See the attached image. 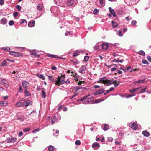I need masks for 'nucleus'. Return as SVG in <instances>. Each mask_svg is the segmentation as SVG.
Here are the masks:
<instances>
[{
	"mask_svg": "<svg viewBox=\"0 0 151 151\" xmlns=\"http://www.w3.org/2000/svg\"><path fill=\"white\" fill-rule=\"evenodd\" d=\"M17 52H16L13 51H10L9 52V53L10 55H14V56H16Z\"/></svg>",
	"mask_w": 151,
	"mask_h": 151,
	"instance_id": "30",
	"label": "nucleus"
},
{
	"mask_svg": "<svg viewBox=\"0 0 151 151\" xmlns=\"http://www.w3.org/2000/svg\"><path fill=\"white\" fill-rule=\"evenodd\" d=\"M1 49L2 50L9 51L10 50V48L9 47H4L2 48Z\"/></svg>",
	"mask_w": 151,
	"mask_h": 151,
	"instance_id": "27",
	"label": "nucleus"
},
{
	"mask_svg": "<svg viewBox=\"0 0 151 151\" xmlns=\"http://www.w3.org/2000/svg\"><path fill=\"white\" fill-rule=\"evenodd\" d=\"M15 106L17 107H20L22 106H23V103L21 102H19L16 104Z\"/></svg>",
	"mask_w": 151,
	"mask_h": 151,
	"instance_id": "23",
	"label": "nucleus"
},
{
	"mask_svg": "<svg viewBox=\"0 0 151 151\" xmlns=\"http://www.w3.org/2000/svg\"><path fill=\"white\" fill-rule=\"evenodd\" d=\"M52 70H55L57 69V68L55 66H53L51 68Z\"/></svg>",
	"mask_w": 151,
	"mask_h": 151,
	"instance_id": "54",
	"label": "nucleus"
},
{
	"mask_svg": "<svg viewBox=\"0 0 151 151\" xmlns=\"http://www.w3.org/2000/svg\"><path fill=\"white\" fill-rule=\"evenodd\" d=\"M104 0H99V2L101 5H102L104 4Z\"/></svg>",
	"mask_w": 151,
	"mask_h": 151,
	"instance_id": "64",
	"label": "nucleus"
},
{
	"mask_svg": "<svg viewBox=\"0 0 151 151\" xmlns=\"http://www.w3.org/2000/svg\"><path fill=\"white\" fill-rule=\"evenodd\" d=\"M89 57L88 56H85L84 58V60L85 61H87L89 59Z\"/></svg>",
	"mask_w": 151,
	"mask_h": 151,
	"instance_id": "45",
	"label": "nucleus"
},
{
	"mask_svg": "<svg viewBox=\"0 0 151 151\" xmlns=\"http://www.w3.org/2000/svg\"><path fill=\"white\" fill-rule=\"evenodd\" d=\"M71 73L72 74V76H73L74 77H75V76H76L77 75V73H75V74L74 73V72L73 71H71Z\"/></svg>",
	"mask_w": 151,
	"mask_h": 151,
	"instance_id": "63",
	"label": "nucleus"
},
{
	"mask_svg": "<svg viewBox=\"0 0 151 151\" xmlns=\"http://www.w3.org/2000/svg\"><path fill=\"white\" fill-rule=\"evenodd\" d=\"M99 12L98 10H97L96 9H95L93 11V13L95 15H96Z\"/></svg>",
	"mask_w": 151,
	"mask_h": 151,
	"instance_id": "37",
	"label": "nucleus"
},
{
	"mask_svg": "<svg viewBox=\"0 0 151 151\" xmlns=\"http://www.w3.org/2000/svg\"><path fill=\"white\" fill-rule=\"evenodd\" d=\"M22 85L23 87L25 89H26L27 87L29 86V83L27 81H24L22 82Z\"/></svg>",
	"mask_w": 151,
	"mask_h": 151,
	"instance_id": "9",
	"label": "nucleus"
},
{
	"mask_svg": "<svg viewBox=\"0 0 151 151\" xmlns=\"http://www.w3.org/2000/svg\"><path fill=\"white\" fill-rule=\"evenodd\" d=\"M74 0H67V6H72L74 3Z\"/></svg>",
	"mask_w": 151,
	"mask_h": 151,
	"instance_id": "11",
	"label": "nucleus"
},
{
	"mask_svg": "<svg viewBox=\"0 0 151 151\" xmlns=\"http://www.w3.org/2000/svg\"><path fill=\"white\" fill-rule=\"evenodd\" d=\"M32 104V102L30 100H28L23 102V106H27L31 105Z\"/></svg>",
	"mask_w": 151,
	"mask_h": 151,
	"instance_id": "3",
	"label": "nucleus"
},
{
	"mask_svg": "<svg viewBox=\"0 0 151 151\" xmlns=\"http://www.w3.org/2000/svg\"><path fill=\"white\" fill-rule=\"evenodd\" d=\"M92 146L93 148L94 149L96 150L99 147L100 145L99 143L97 142H95L92 144Z\"/></svg>",
	"mask_w": 151,
	"mask_h": 151,
	"instance_id": "10",
	"label": "nucleus"
},
{
	"mask_svg": "<svg viewBox=\"0 0 151 151\" xmlns=\"http://www.w3.org/2000/svg\"><path fill=\"white\" fill-rule=\"evenodd\" d=\"M42 89H43V91H42V97H43L44 98H45L46 96V93L44 91V90H45V89L44 88H43Z\"/></svg>",
	"mask_w": 151,
	"mask_h": 151,
	"instance_id": "29",
	"label": "nucleus"
},
{
	"mask_svg": "<svg viewBox=\"0 0 151 151\" xmlns=\"http://www.w3.org/2000/svg\"><path fill=\"white\" fill-rule=\"evenodd\" d=\"M116 69H117L116 68V67H114V68H112L111 69V71H113L116 70Z\"/></svg>",
	"mask_w": 151,
	"mask_h": 151,
	"instance_id": "61",
	"label": "nucleus"
},
{
	"mask_svg": "<svg viewBox=\"0 0 151 151\" xmlns=\"http://www.w3.org/2000/svg\"><path fill=\"white\" fill-rule=\"evenodd\" d=\"M1 84L5 86L6 88H8L9 86V84L8 81L4 79H2L1 80Z\"/></svg>",
	"mask_w": 151,
	"mask_h": 151,
	"instance_id": "4",
	"label": "nucleus"
},
{
	"mask_svg": "<svg viewBox=\"0 0 151 151\" xmlns=\"http://www.w3.org/2000/svg\"><path fill=\"white\" fill-rule=\"evenodd\" d=\"M75 144L76 145H79L81 144V142L79 140H77L75 142Z\"/></svg>",
	"mask_w": 151,
	"mask_h": 151,
	"instance_id": "40",
	"label": "nucleus"
},
{
	"mask_svg": "<svg viewBox=\"0 0 151 151\" xmlns=\"http://www.w3.org/2000/svg\"><path fill=\"white\" fill-rule=\"evenodd\" d=\"M142 63L144 64H149V63L147 60H143L142 61Z\"/></svg>",
	"mask_w": 151,
	"mask_h": 151,
	"instance_id": "35",
	"label": "nucleus"
},
{
	"mask_svg": "<svg viewBox=\"0 0 151 151\" xmlns=\"http://www.w3.org/2000/svg\"><path fill=\"white\" fill-rule=\"evenodd\" d=\"M19 92H22L23 90H22V88L21 86V84H19Z\"/></svg>",
	"mask_w": 151,
	"mask_h": 151,
	"instance_id": "42",
	"label": "nucleus"
},
{
	"mask_svg": "<svg viewBox=\"0 0 151 151\" xmlns=\"http://www.w3.org/2000/svg\"><path fill=\"white\" fill-rule=\"evenodd\" d=\"M147 59L150 62H151V56H148L147 57Z\"/></svg>",
	"mask_w": 151,
	"mask_h": 151,
	"instance_id": "52",
	"label": "nucleus"
},
{
	"mask_svg": "<svg viewBox=\"0 0 151 151\" xmlns=\"http://www.w3.org/2000/svg\"><path fill=\"white\" fill-rule=\"evenodd\" d=\"M47 56L49 57L52 58H58L57 57V55H54L51 54H48L47 55Z\"/></svg>",
	"mask_w": 151,
	"mask_h": 151,
	"instance_id": "21",
	"label": "nucleus"
},
{
	"mask_svg": "<svg viewBox=\"0 0 151 151\" xmlns=\"http://www.w3.org/2000/svg\"><path fill=\"white\" fill-rule=\"evenodd\" d=\"M142 134L143 135L146 137H148L150 135L149 132L146 131H143L142 132Z\"/></svg>",
	"mask_w": 151,
	"mask_h": 151,
	"instance_id": "18",
	"label": "nucleus"
},
{
	"mask_svg": "<svg viewBox=\"0 0 151 151\" xmlns=\"http://www.w3.org/2000/svg\"><path fill=\"white\" fill-rule=\"evenodd\" d=\"M105 78H102L99 79V81H98V83H103L104 84H108V85H109L111 84L114 83L115 82H117V81L116 80H104Z\"/></svg>",
	"mask_w": 151,
	"mask_h": 151,
	"instance_id": "1",
	"label": "nucleus"
},
{
	"mask_svg": "<svg viewBox=\"0 0 151 151\" xmlns=\"http://www.w3.org/2000/svg\"><path fill=\"white\" fill-rule=\"evenodd\" d=\"M30 130V129L29 128H27L23 129V131L24 132H27L29 131Z\"/></svg>",
	"mask_w": 151,
	"mask_h": 151,
	"instance_id": "38",
	"label": "nucleus"
},
{
	"mask_svg": "<svg viewBox=\"0 0 151 151\" xmlns=\"http://www.w3.org/2000/svg\"><path fill=\"white\" fill-rule=\"evenodd\" d=\"M14 24V22L13 20H10L9 22V24L10 25H12Z\"/></svg>",
	"mask_w": 151,
	"mask_h": 151,
	"instance_id": "39",
	"label": "nucleus"
},
{
	"mask_svg": "<svg viewBox=\"0 0 151 151\" xmlns=\"http://www.w3.org/2000/svg\"><path fill=\"white\" fill-rule=\"evenodd\" d=\"M55 148L52 146H50L48 147L49 150V151H54Z\"/></svg>",
	"mask_w": 151,
	"mask_h": 151,
	"instance_id": "32",
	"label": "nucleus"
},
{
	"mask_svg": "<svg viewBox=\"0 0 151 151\" xmlns=\"http://www.w3.org/2000/svg\"><path fill=\"white\" fill-rule=\"evenodd\" d=\"M138 81L139 82V83H145V80H138Z\"/></svg>",
	"mask_w": 151,
	"mask_h": 151,
	"instance_id": "41",
	"label": "nucleus"
},
{
	"mask_svg": "<svg viewBox=\"0 0 151 151\" xmlns=\"http://www.w3.org/2000/svg\"><path fill=\"white\" fill-rule=\"evenodd\" d=\"M90 94H89L87 96H86L85 97H82V98H81V99H80V100L81 101H83H83L87 97L89 96H90Z\"/></svg>",
	"mask_w": 151,
	"mask_h": 151,
	"instance_id": "43",
	"label": "nucleus"
},
{
	"mask_svg": "<svg viewBox=\"0 0 151 151\" xmlns=\"http://www.w3.org/2000/svg\"><path fill=\"white\" fill-rule=\"evenodd\" d=\"M94 49L96 50H99V46L97 45H96L94 47Z\"/></svg>",
	"mask_w": 151,
	"mask_h": 151,
	"instance_id": "53",
	"label": "nucleus"
},
{
	"mask_svg": "<svg viewBox=\"0 0 151 151\" xmlns=\"http://www.w3.org/2000/svg\"><path fill=\"white\" fill-rule=\"evenodd\" d=\"M104 100V99H103L101 98L95 100L94 101H93L92 102V104L99 103L103 101Z\"/></svg>",
	"mask_w": 151,
	"mask_h": 151,
	"instance_id": "12",
	"label": "nucleus"
},
{
	"mask_svg": "<svg viewBox=\"0 0 151 151\" xmlns=\"http://www.w3.org/2000/svg\"><path fill=\"white\" fill-rule=\"evenodd\" d=\"M49 79L52 82H53L54 81V78L52 76H48Z\"/></svg>",
	"mask_w": 151,
	"mask_h": 151,
	"instance_id": "49",
	"label": "nucleus"
},
{
	"mask_svg": "<svg viewBox=\"0 0 151 151\" xmlns=\"http://www.w3.org/2000/svg\"><path fill=\"white\" fill-rule=\"evenodd\" d=\"M109 9L110 12L113 15V17H115L116 16V14L114 11L110 7H109Z\"/></svg>",
	"mask_w": 151,
	"mask_h": 151,
	"instance_id": "13",
	"label": "nucleus"
},
{
	"mask_svg": "<svg viewBox=\"0 0 151 151\" xmlns=\"http://www.w3.org/2000/svg\"><path fill=\"white\" fill-rule=\"evenodd\" d=\"M102 48L103 49L106 50L108 48V45L107 43H103L102 45Z\"/></svg>",
	"mask_w": 151,
	"mask_h": 151,
	"instance_id": "17",
	"label": "nucleus"
},
{
	"mask_svg": "<svg viewBox=\"0 0 151 151\" xmlns=\"http://www.w3.org/2000/svg\"><path fill=\"white\" fill-rule=\"evenodd\" d=\"M109 126L107 124H105L104 127L103 128V130L105 131H106L107 130L109 129Z\"/></svg>",
	"mask_w": 151,
	"mask_h": 151,
	"instance_id": "25",
	"label": "nucleus"
},
{
	"mask_svg": "<svg viewBox=\"0 0 151 151\" xmlns=\"http://www.w3.org/2000/svg\"><path fill=\"white\" fill-rule=\"evenodd\" d=\"M112 25L113 28L117 27L118 26V24L117 23L114 21H113L112 22Z\"/></svg>",
	"mask_w": 151,
	"mask_h": 151,
	"instance_id": "15",
	"label": "nucleus"
},
{
	"mask_svg": "<svg viewBox=\"0 0 151 151\" xmlns=\"http://www.w3.org/2000/svg\"><path fill=\"white\" fill-rule=\"evenodd\" d=\"M7 22V20L5 18H2L1 20V23L2 24H5Z\"/></svg>",
	"mask_w": 151,
	"mask_h": 151,
	"instance_id": "19",
	"label": "nucleus"
},
{
	"mask_svg": "<svg viewBox=\"0 0 151 151\" xmlns=\"http://www.w3.org/2000/svg\"><path fill=\"white\" fill-rule=\"evenodd\" d=\"M136 23H137V22L136 21L133 20L132 21V22H131V24L132 25L134 26L136 24Z\"/></svg>",
	"mask_w": 151,
	"mask_h": 151,
	"instance_id": "44",
	"label": "nucleus"
},
{
	"mask_svg": "<svg viewBox=\"0 0 151 151\" xmlns=\"http://www.w3.org/2000/svg\"><path fill=\"white\" fill-rule=\"evenodd\" d=\"M60 77H58L57 80L55 81V85L59 86L60 85H62L64 83L63 82V80H60Z\"/></svg>",
	"mask_w": 151,
	"mask_h": 151,
	"instance_id": "2",
	"label": "nucleus"
},
{
	"mask_svg": "<svg viewBox=\"0 0 151 151\" xmlns=\"http://www.w3.org/2000/svg\"><path fill=\"white\" fill-rule=\"evenodd\" d=\"M57 120V119L55 116H53L51 118V123L53 124Z\"/></svg>",
	"mask_w": 151,
	"mask_h": 151,
	"instance_id": "26",
	"label": "nucleus"
},
{
	"mask_svg": "<svg viewBox=\"0 0 151 151\" xmlns=\"http://www.w3.org/2000/svg\"><path fill=\"white\" fill-rule=\"evenodd\" d=\"M35 22L34 20H33L32 22L29 21L28 23V26L29 27H32L35 25Z\"/></svg>",
	"mask_w": 151,
	"mask_h": 151,
	"instance_id": "14",
	"label": "nucleus"
},
{
	"mask_svg": "<svg viewBox=\"0 0 151 151\" xmlns=\"http://www.w3.org/2000/svg\"><path fill=\"white\" fill-rule=\"evenodd\" d=\"M17 139L16 138H9L7 139V141L8 143H12L15 142Z\"/></svg>",
	"mask_w": 151,
	"mask_h": 151,
	"instance_id": "7",
	"label": "nucleus"
},
{
	"mask_svg": "<svg viewBox=\"0 0 151 151\" xmlns=\"http://www.w3.org/2000/svg\"><path fill=\"white\" fill-rule=\"evenodd\" d=\"M43 6L41 4H38L37 7V10L41 11L42 10L43 8Z\"/></svg>",
	"mask_w": 151,
	"mask_h": 151,
	"instance_id": "20",
	"label": "nucleus"
},
{
	"mask_svg": "<svg viewBox=\"0 0 151 151\" xmlns=\"http://www.w3.org/2000/svg\"><path fill=\"white\" fill-rule=\"evenodd\" d=\"M23 54L19 52H17V54L16 55V57H22L23 56Z\"/></svg>",
	"mask_w": 151,
	"mask_h": 151,
	"instance_id": "33",
	"label": "nucleus"
},
{
	"mask_svg": "<svg viewBox=\"0 0 151 151\" xmlns=\"http://www.w3.org/2000/svg\"><path fill=\"white\" fill-rule=\"evenodd\" d=\"M84 81H79L78 83V85H81L82 83H84Z\"/></svg>",
	"mask_w": 151,
	"mask_h": 151,
	"instance_id": "58",
	"label": "nucleus"
},
{
	"mask_svg": "<svg viewBox=\"0 0 151 151\" xmlns=\"http://www.w3.org/2000/svg\"><path fill=\"white\" fill-rule=\"evenodd\" d=\"M118 35L120 37L122 36H123V35L122 34V32L121 31L119 30L118 31Z\"/></svg>",
	"mask_w": 151,
	"mask_h": 151,
	"instance_id": "48",
	"label": "nucleus"
},
{
	"mask_svg": "<svg viewBox=\"0 0 151 151\" xmlns=\"http://www.w3.org/2000/svg\"><path fill=\"white\" fill-rule=\"evenodd\" d=\"M146 89L147 88H145L141 89L140 91V93H144L145 92Z\"/></svg>",
	"mask_w": 151,
	"mask_h": 151,
	"instance_id": "46",
	"label": "nucleus"
},
{
	"mask_svg": "<svg viewBox=\"0 0 151 151\" xmlns=\"http://www.w3.org/2000/svg\"><path fill=\"white\" fill-rule=\"evenodd\" d=\"M26 22V23H27V22L25 20H24V19H22V21L20 23V24H22L23 23H24V22Z\"/></svg>",
	"mask_w": 151,
	"mask_h": 151,
	"instance_id": "62",
	"label": "nucleus"
},
{
	"mask_svg": "<svg viewBox=\"0 0 151 151\" xmlns=\"http://www.w3.org/2000/svg\"><path fill=\"white\" fill-rule=\"evenodd\" d=\"M117 72L119 74H121L122 73V71L119 70H117Z\"/></svg>",
	"mask_w": 151,
	"mask_h": 151,
	"instance_id": "57",
	"label": "nucleus"
},
{
	"mask_svg": "<svg viewBox=\"0 0 151 151\" xmlns=\"http://www.w3.org/2000/svg\"><path fill=\"white\" fill-rule=\"evenodd\" d=\"M4 0H0V5H2L4 4Z\"/></svg>",
	"mask_w": 151,
	"mask_h": 151,
	"instance_id": "51",
	"label": "nucleus"
},
{
	"mask_svg": "<svg viewBox=\"0 0 151 151\" xmlns=\"http://www.w3.org/2000/svg\"><path fill=\"white\" fill-rule=\"evenodd\" d=\"M31 55H35V56H37L38 57H39L40 56V55H37V54H36V53H32L31 52Z\"/></svg>",
	"mask_w": 151,
	"mask_h": 151,
	"instance_id": "50",
	"label": "nucleus"
},
{
	"mask_svg": "<svg viewBox=\"0 0 151 151\" xmlns=\"http://www.w3.org/2000/svg\"><path fill=\"white\" fill-rule=\"evenodd\" d=\"M78 53L77 52H75V53L73 54V56L75 57L77 56L78 55Z\"/></svg>",
	"mask_w": 151,
	"mask_h": 151,
	"instance_id": "55",
	"label": "nucleus"
},
{
	"mask_svg": "<svg viewBox=\"0 0 151 151\" xmlns=\"http://www.w3.org/2000/svg\"><path fill=\"white\" fill-rule=\"evenodd\" d=\"M16 7L18 9L19 11H20L21 9V7L20 5H17L16 6Z\"/></svg>",
	"mask_w": 151,
	"mask_h": 151,
	"instance_id": "47",
	"label": "nucleus"
},
{
	"mask_svg": "<svg viewBox=\"0 0 151 151\" xmlns=\"http://www.w3.org/2000/svg\"><path fill=\"white\" fill-rule=\"evenodd\" d=\"M7 104V102L6 101H0V106H6Z\"/></svg>",
	"mask_w": 151,
	"mask_h": 151,
	"instance_id": "16",
	"label": "nucleus"
},
{
	"mask_svg": "<svg viewBox=\"0 0 151 151\" xmlns=\"http://www.w3.org/2000/svg\"><path fill=\"white\" fill-rule=\"evenodd\" d=\"M117 82H115V83H114V86L115 87H117L119 84V83H117Z\"/></svg>",
	"mask_w": 151,
	"mask_h": 151,
	"instance_id": "56",
	"label": "nucleus"
},
{
	"mask_svg": "<svg viewBox=\"0 0 151 151\" xmlns=\"http://www.w3.org/2000/svg\"><path fill=\"white\" fill-rule=\"evenodd\" d=\"M23 135V133L22 131H21L18 134V136L19 137H20Z\"/></svg>",
	"mask_w": 151,
	"mask_h": 151,
	"instance_id": "60",
	"label": "nucleus"
},
{
	"mask_svg": "<svg viewBox=\"0 0 151 151\" xmlns=\"http://www.w3.org/2000/svg\"><path fill=\"white\" fill-rule=\"evenodd\" d=\"M6 60H4L1 63V65L2 66H7V62L6 61Z\"/></svg>",
	"mask_w": 151,
	"mask_h": 151,
	"instance_id": "24",
	"label": "nucleus"
},
{
	"mask_svg": "<svg viewBox=\"0 0 151 151\" xmlns=\"http://www.w3.org/2000/svg\"><path fill=\"white\" fill-rule=\"evenodd\" d=\"M104 93V88H102L101 89H100L98 91L94 92V94L95 96Z\"/></svg>",
	"mask_w": 151,
	"mask_h": 151,
	"instance_id": "5",
	"label": "nucleus"
},
{
	"mask_svg": "<svg viewBox=\"0 0 151 151\" xmlns=\"http://www.w3.org/2000/svg\"><path fill=\"white\" fill-rule=\"evenodd\" d=\"M86 68V67L85 66H82L80 69L79 71L80 73L83 74L85 73Z\"/></svg>",
	"mask_w": 151,
	"mask_h": 151,
	"instance_id": "8",
	"label": "nucleus"
},
{
	"mask_svg": "<svg viewBox=\"0 0 151 151\" xmlns=\"http://www.w3.org/2000/svg\"><path fill=\"white\" fill-rule=\"evenodd\" d=\"M37 76L42 79L44 80L45 79V78L44 76L42 74H37Z\"/></svg>",
	"mask_w": 151,
	"mask_h": 151,
	"instance_id": "31",
	"label": "nucleus"
},
{
	"mask_svg": "<svg viewBox=\"0 0 151 151\" xmlns=\"http://www.w3.org/2000/svg\"><path fill=\"white\" fill-rule=\"evenodd\" d=\"M138 53L140 55H141L143 56H144L145 55V53L144 51L142 50H140L138 52Z\"/></svg>",
	"mask_w": 151,
	"mask_h": 151,
	"instance_id": "28",
	"label": "nucleus"
},
{
	"mask_svg": "<svg viewBox=\"0 0 151 151\" xmlns=\"http://www.w3.org/2000/svg\"><path fill=\"white\" fill-rule=\"evenodd\" d=\"M132 68L131 66H128L127 68V71L130 70V72L132 71Z\"/></svg>",
	"mask_w": 151,
	"mask_h": 151,
	"instance_id": "36",
	"label": "nucleus"
},
{
	"mask_svg": "<svg viewBox=\"0 0 151 151\" xmlns=\"http://www.w3.org/2000/svg\"><path fill=\"white\" fill-rule=\"evenodd\" d=\"M18 14V12H16L13 14V15L14 17H16L17 16Z\"/></svg>",
	"mask_w": 151,
	"mask_h": 151,
	"instance_id": "59",
	"label": "nucleus"
},
{
	"mask_svg": "<svg viewBox=\"0 0 151 151\" xmlns=\"http://www.w3.org/2000/svg\"><path fill=\"white\" fill-rule=\"evenodd\" d=\"M24 94L26 96H28L30 95L31 94L27 90V89H25Z\"/></svg>",
	"mask_w": 151,
	"mask_h": 151,
	"instance_id": "22",
	"label": "nucleus"
},
{
	"mask_svg": "<svg viewBox=\"0 0 151 151\" xmlns=\"http://www.w3.org/2000/svg\"><path fill=\"white\" fill-rule=\"evenodd\" d=\"M65 77V75H62L60 76H58V77H60V80H63V82L64 83V82L65 81H64Z\"/></svg>",
	"mask_w": 151,
	"mask_h": 151,
	"instance_id": "34",
	"label": "nucleus"
},
{
	"mask_svg": "<svg viewBox=\"0 0 151 151\" xmlns=\"http://www.w3.org/2000/svg\"><path fill=\"white\" fill-rule=\"evenodd\" d=\"M130 127L132 129L136 130L137 129L138 125L137 123L133 122L131 124Z\"/></svg>",
	"mask_w": 151,
	"mask_h": 151,
	"instance_id": "6",
	"label": "nucleus"
}]
</instances>
